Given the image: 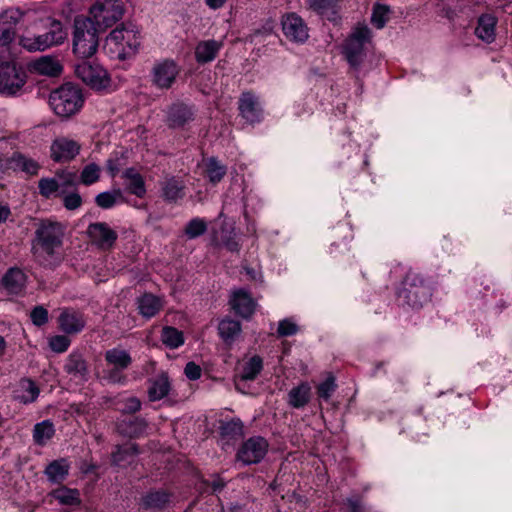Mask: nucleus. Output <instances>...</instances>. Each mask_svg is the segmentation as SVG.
<instances>
[{
	"label": "nucleus",
	"mask_w": 512,
	"mask_h": 512,
	"mask_svg": "<svg viewBox=\"0 0 512 512\" xmlns=\"http://www.w3.org/2000/svg\"><path fill=\"white\" fill-rule=\"evenodd\" d=\"M239 110L243 118L250 123L260 121L262 110L258 98L251 92H243L239 99Z\"/></svg>",
	"instance_id": "nucleus-18"
},
{
	"label": "nucleus",
	"mask_w": 512,
	"mask_h": 512,
	"mask_svg": "<svg viewBox=\"0 0 512 512\" xmlns=\"http://www.w3.org/2000/svg\"><path fill=\"white\" fill-rule=\"evenodd\" d=\"M15 31L10 26L0 25V48L2 52H9L10 43L14 39Z\"/></svg>",
	"instance_id": "nucleus-53"
},
{
	"label": "nucleus",
	"mask_w": 512,
	"mask_h": 512,
	"mask_svg": "<svg viewBox=\"0 0 512 512\" xmlns=\"http://www.w3.org/2000/svg\"><path fill=\"white\" fill-rule=\"evenodd\" d=\"M30 317L34 325L42 326L48 322V311L42 306H37L31 311Z\"/></svg>",
	"instance_id": "nucleus-55"
},
{
	"label": "nucleus",
	"mask_w": 512,
	"mask_h": 512,
	"mask_svg": "<svg viewBox=\"0 0 512 512\" xmlns=\"http://www.w3.org/2000/svg\"><path fill=\"white\" fill-rule=\"evenodd\" d=\"M27 277L19 268L9 269L2 278L4 289L14 295L20 294L26 285Z\"/></svg>",
	"instance_id": "nucleus-21"
},
{
	"label": "nucleus",
	"mask_w": 512,
	"mask_h": 512,
	"mask_svg": "<svg viewBox=\"0 0 512 512\" xmlns=\"http://www.w3.org/2000/svg\"><path fill=\"white\" fill-rule=\"evenodd\" d=\"M222 47V41H217L214 39L200 41L195 47V60L199 64L212 62L217 57Z\"/></svg>",
	"instance_id": "nucleus-20"
},
{
	"label": "nucleus",
	"mask_w": 512,
	"mask_h": 512,
	"mask_svg": "<svg viewBox=\"0 0 512 512\" xmlns=\"http://www.w3.org/2000/svg\"><path fill=\"white\" fill-rule=\"evenodd\" d=\"M210 486L213 492H219L225 486V482L220 477H216L211 481Z\"/></svg>",
	"instance_id": "nucleus-63"
},
{
	"label": "nucleus",
	"mask_w": 512,
	"mask_h": 512,
	"mask_svg": "<svg viewBox=\"0 0 512 512\" xmlns=\"http://www.w3.org/2000/svg\"><path fill=\"white\" fill-rule=\"evenodd\" d=\"M170 390V382L166 374L157 376L148 389L149 399L157 401L164 398Z\"/></svg>",
	"instance_id": "nucleus-34"
},
{
	"label": "nucleus",
	"mask_w": 512,
	"mask_h": 512,
	"mask_svg": "<svg viewBox=\"0 0 512 512\" xmlns=\"http://www.w3.org/2000/svg\"><path fill=\"white\" fill-rule=\"evenodd\" d=\"M39 36L42 49L45 50L53 45L61 44L66 38V33L64 32L60 22L53 21L49 32Z\"/></svg>",
	"instance_id": "nucleus-30"
},
{
	"label": "nucleus",
	"mask_w": 512,
	"mask_h": 512,
	"mask_svg": "<svg viewBox=\"0 0 512 512\" xmlns=\"http://www.w3.org/2000/svg\"><path fill=\"white\" fill-rule=\"evenodd\" d=\"M85 324L86 320L81 312L70 308L60 310L58 325L64 333L78 334L84 329Z\"/></svg>",
	"instance_id": "nucleus-16"
},
{
	"label": "nucleus",
	"mask_w": 512,
	"mask_h": 512,
	"mask_svg": "<svg viewBox=\"0 0 512 512\" xmlns=\"http://www.w3.org/2000/svg\"><path fill=\"white\" fill-rule=\"evenodd\" d=\"M263 368L262 359L259 356L251 357L244 365L241 373L242 380H254Z\"/></svg>",
	"instance_id": "nucleus-42"
},
{
	"label": "nucleus",
	"mask_w": 512,
	"mask_h": 512,
	"mask_svg": "<svg viewBox=\"0 0 512 512\" xmlns=\"http://www.w3.org/2000/svg\"><path fill=\"white\" fill-rule=\"evenodd\" d=\"M350 512H362L361 503L357 499H347Z\"/></svg>",
	"instance_id": "nucleus-62"
},
{
	"label": "nucleus",
	"mask_w": 512,
	"mask_h": 512,
	"mask_svg": "<svg viewBox=\"0 0 512 512\" xmlns=\"http://www.w3.org/2000/svg\"><path fill=\"white\" fill-rule=\"evenodd\" d=\"M126 0H96L89 9L92 22L100 30L112 27L124 15Z\"/></svg>",
	"instance_id": "nucleus-5"
},
{
	"label": "nucleus",
	"mask_w": 512,
	"mask_h": 512,
	"mask_svg": "<svg viewBox=\"0 0 512 512\" xmlns=\"http://www.w3.org/2000/svg\"><path fill=\"white\" fill-rule=\"evenodd\" d=\"M70 339L66 335H56L50 338L49 346L56 353L65 352L70 346Z\"/></svg>",
	"instance_id": "nucleus-51"
},
{
	"label": "nucleus",
	"mask_w": 512,
	"mask_h": 512,
	"mask_svg": "<svg viewBox=\"0 0 512 512\" xmlns=\"http://www.w3.org/2000/svg\"><path fill=\"white\" fill-rule=\"evenodd\" d=\"M311 398V387L308 383L303 382L297 387L292 388L288 393V404L293 408L304 407Z\"/></svg>",
	"instance_id": "nucleus-29"
},
{
	"label": "nucleus",
	"mask_w": 512,
	"mask_h": 512,
	"mask_svg": "<svg viewBox=\"0 0 512 512\" xmlns=\"http://www.w3.org/2000/svg\"><path fill=\"white\" fill-rule=\"evenodd\" d=\"M230 304L232 309L243 318L250 317L254 313L256 307V303L250 294L243 289L233 292Z\"/></svg>",
	"instance_id": "nucleus-19"
},
{
	"label": "nucleus",
	"mask_w": 512,
	"mask_h": 512,
	"mask_svg": "<svg viewBox=\"0 0 512 512\" xmlns=\"http://www.w3.org/2000/svg\"><path fill=\"white\" fill-rule=\"evenodd\" d=\"M204 167L205 175L208 177L209 181L214 185L219 183L227 172L226 166L223 165L214 157L206 159L204 161Z\"/></svg>",
	"instance_id": "nucleus-35"
},
{
	"label": "nucleus",
	"mask_w": 512,
	"mask_h": 512,
	"mask_svg": "<svg viewBox=\"0 0 512 512\" xmlns=\"http://www.w3.org/2000/svg\"><path fill=\"white\" fill-rule=\"evenodd\" d=\"M65 370L75 378L84 379L87 375V365L82 355L70 354L65 364Z\"/></svg>",
	"instance_id": "nucleus-33"
},
{
	"label": "nucleus",
	"mask_w": 512,
	"mask_h": 512,
	"mask_svg": "<svg viewBox=\"0 0 512 512\" xmlns=\"http://www.w3.org/2000/svg\"><path fill=\"white\" fill-rule=\"evenodd\" d=\"M496 17L491 14H484L479 17L476 27V35L483 41L491 43L495 39Z\"/></svg>",
	"instance_id": "nucleus-27"
},
{
	"label": "nucleus",
	"mask_w": 512,
	"mask_h": 512,
	"mask_svg": "<svg viewBox=\"0 0 512 512\" xmlns=\"http://www.w3.org/2000/svg\"><path fill=\"white\" fill-rule=\"evenodd\" d=\"M32 72L45 75V76H58L61 73L62 66L60 63L49 56H43L29 65Z\"/></svg>",
	"instance_id": "nucleus-25"
},
{
	"label": "nucleus",
	"mask_w": 512,
	"mask_h": 512,
	"mask_svg": "<svg viewBox=\"0 0 512 512\" xmlns=\"http://www.w3.org/2000/svg\"><path fill=\"white\" fill-rule=\"evenodd\" d=\"M9 205L0 203V225L5 223L11 217Z\"/></svg>",
	"instance_id": "nucleus-60"
},
{
	"label": "nucleus",
	"mask_w": 512,
	"mask_h": 512,
	"mask_svg": "<svg viewBox=\"0 0 512 512\" xmlns=\"http://www.w3.org/2000/svg\"><path fill=\"white\" fill-rule=\"evenodd\" d=\"M80 151V144L67 137L56 138L50 146V155L53 161L58 163L73 160Z\"/></svg>",
	"instance_id": "nucleus-14"
},
{
	"label": "nucleus",
	"mask_w": 512,
	"mask_h": 512,
	"mask_svg": "<svg viewBox=\"0 0 512 512\" xmlns=\"http://www.w3.org/2000/svg\"><path fill=\"white\" fill-rule=\"evenodd\" d=\"M161 340L170 349H176L184 343L182 332L169 326L162 329Z\"/></svg>",
	"instance_id": "nucleus-38"
},
{
	"label": "nucleus",
	"mask_w": 512,
	"mask_h": 512,
	"mask_svg": "<svg viewBox=\"0 0 512 512\" xmlns=\"http://www.w3.org/2000/svg\"><path fill=\"white\" fill-rule=\"evenodd\" d=\"M281 24L284 35L290 41L304 43L308 39V27L304 20L296 13L284 15Z\"/></svg>",
	"instance_id": "nucleus-12"
},
{
	"label": "nucleus",
	"mask_w": 512,
	"mask_h": 512,
	"mask_svg": "<svg viewBox=\"0 0 512 512\" xmlns=\"http://www.w3.org/2000/svg\"><path fill=\"white\" fill-rule=\"evenodd\" d=\"M184 188V183L179 179L175 177L168 178L162 183L163 197L167 201H177L184 197Z\"/></svg>",
	"instance_id": "nucleus-31"
},
{
	"label": "nucleus",
	"mask_w": 512,
	"mask_h": 512,
	"mask_svg": "<svg viewBox=\"0 0 512 512\" xmlns=\"http://www.w3.org/2000/svg\"><path fill=\"white\" fill-rule=\"evenodd\" d=\"M335 389V378L333 376H329L325 381L318 385L317 394L321 399L328 400L335 391Z\"/></svg>",
	"instance_id": "nucleus-50"
},
{
	"label": "nucleus",
	"mask_w": 512,
	"mask_h": 512,
	"mask_svg": "<svg viewBox=\"0 0 512 512\" xmlns=\"http://www.w3.org/2000/svg\"><path fill=\"white\" fill-rule=\"evenodd\" d=\"M100 176V167L95 163L86 165L80 175V182L85 185H91L98 181Z\"/></svg>",
	"instance_id": "nucleus-47"
},
{
	"label": "nucleus",
	"mask_w": 512,
	"mask_h": 512,
	"mask_svg": "<svg viewBox=\"0 0 512 512\" xmlns=\"http://www.w3.org/2000/svg\"><path fill=\"white\" fill-rule=\"evenodd\" d=\"M63 203L68 210H75L81 206L82 199L78 193H69L64 196Z\"/></svg>",
	"instance_id": "nucleus-56"
},
{
	"label": "nucleus",
	"mask_w": 512,
	"mask_h": 512,
	"mask_svg": "<svg viewBox=\"0 0 512 512\" xmlns=\"http://www.w3.org/2000/svg\"><path fill=\"white\" fill-rule=\"evenodd\" d=\"M141 408V402L135 398H128L124 404V407L121 410L125 413H135Z\"/></svg>",
	"instance_id": "nucleus-59"
},
{
	"label": "nucleus",
	"mask_w": 512,
	"mask_h": 512,
	"mask_svg": "<svg viewBox=\"0 0 512 512\" xmlns=\"http://www.w3.org/2000/svg\"><path fill=\"white\" fill-rule=\"evenodd\" d=\"M184 373L190 380H197L201 377V368L194 362H188L185 366Z\"/></svg>",
	"instance_id": "nucleus-58"
},
{
	"label": "nucleus",
	"mask_w": 512,
	"mask_h": 512,
	"mask_svg": "<svg viewBox=\"0 0 512 512\" xmlns=\"http://www.w3.org/2000/svg\"><path fill=\"white\" fill-rule=\"evenodd\" d=\"M297 332L298 326L292 319L287 318L279 322L277 333L280 337L292 336Z\"/></svg>",
	"instance_id": "nucleus-52"
},
{
	"label": "nucleus",
	"mask_w": 512,
	"mask_h": 512,
	"mask_svg": "<svg viewBox=\"0 0 512 512\" xmlns=\"http://www.w3.org/2000/svg\"><path fill=\"white\" fill-rule=\"evenodd\" d=\"M141 44L139 30L133 24L115 28L106 37L104 48L115 58L124 60L134 55Z\"/></svg>",
	"instance_id": "nucleus-2"
},
{
	"label": "nucleus",
	"mask_w": 512,
	"mask_h": 512,
	"mask_svg": "<svg viewBox=\"0 0 512 512\" xmlns=\"http://www.w3.org/2000/svg\"><path fill=\"white\" fill-rule=\"evenodd\" d=\"M20 45L28 51L43 50L41 46L40 36H37L35 38L22 37L20 39Z\"/></svg>",
	"instance_id": "nucleus-57"
},
{
	"label": "nucleus",
	"mask_w": 512,
	"mask_h": 512,
	"mask_svg": "<svg viewBox=\"0 0 512 512\" xmlns=\"http://www.w3.org/2000/svg\"><path fill=\"white\" fill-rule=\"evenodd\" d=\"M55 178L58 180L61 194H65L69 188L75 187L79 182L77 173L71 170H60Z\"/></svg>",
	"instance_id": "nucleus-43"
},
{
	"label": "nucleus",
	"mask_w": 512,
	"mask_h": 512,
	"mask_svg": "<svg viewBox=\"0 0 512 512\" xmlns=\"http://www.w3.org/2000/svg\"><path fill=\"white\" fill-rule=\"evenodd\" d=\"M267 449L268 443L263 437H251L240 447L237 458L247 465L258 463L265 456Z\"/></svg>",
	"instance_id": "nucleus-11"
},
{
	"label": "nucleus",
	"mask_w": 512,
	"mask_h": 512,
	"mask_svg": "<svg viewBox=\"0 0 512 512\" xmlns=\"http://www.w3.org/2000/svg\"><path fill=\"white\" fill-rule=\"evenodd\" d=\"M38 189L40 195L47 199L62 195L58 180L55 177L41 178L38 182Z\"/></svg>",
	"instance_id": "nucleus-41"
},
{
	"label": "nucleus",
	"mask_w": 512,
	"mask_h": 512,
	"mask_svg": "<svg viewBox=\"0 0 512 512\" xmlns=\"http://www.w3.org/2000/svg\"><path fill=\"white\" fill-rule=\"evenodd\" d=\"M39 393L40 390L35 382L30 379H22L14 390L13 397L22 404H30L36 401Z\"/></svg>",
	"instance_id": "nucleus-23"
},
{
	"label": "nucleus",
	"mask_w": 512,
	"mask_h": 512,
	"mask_svg": "<svg viewBox=\"0 0 512 512\" xmlns=\"http://www.w3.org/2000/svg\"><path fill=\"white\" fill-rule=\"evenodd\" d=\"M219 333L226 341H233L241 332V325L238 321L232 319H224L219 323Z\"/></svg>",
	"instance_id": "nucleus-39"
},
{
	"label": "nucleus",
	"mask_w": 512,
	"mask_h": 512,
	"mask_svg": "<svg viewBox=\"0 0 512 512\" xmlns=\"http://www.w3.org/2000/svg\"><path fill=\"white\" fill-rule=\"evenodd\" d=\"M219 429L221 436L227 439H236L243 434V424L239 419L222 422Z\"/></svg>",
	"instance_id": "nucleus-40"
},
{
	"label": "nucleus",
	"mask_w": 512,
	"mask_h": 512,
	"mask_svg": "<svg viewBox=\"0 0 512 512\" xmlns=\"http://www.w3.org/2000/svg\"><path fill=\"white\" fill-rule=\"evenodd\" d=\"M107 170L112 176H115L120 170V165L117 160L109 159L107 161Z\"/></svg>",
	"instance_id": "nucleus-61"
},
{
	"label": "nucleus",
	"mask_w": 512,
	"mask_h": 512,
	"mask_svg": "<svg viewBox=\"0 0 512 512\" xmlns=\"http://www.w3.org/2000/svg\"><path fill=\"white\" fill-rule=\"evenodd\" d=\"M26 83V73L14 62L0 64V94L17 95Z\"/></svg>",
	"instance_id": "nucleus-7"
},
{
	"label": "nucleus",
	"mask_w": 512,
	"mask_h": 512,
	"mask_svg": "<svg viewBox=\"0 0 512 512\" xmlns=\"http://www.w3.org/2000/svg\"><path fill=\"white\" fill-rule=\"evenodd\" d=\"M415 276H407L405 282H404V288L401 291V294L404 295V297L407 300V303L412 307H420L425 302L429 300V289L425 285L422 284V281H420V285H416L415 282Z\"/></svg>",
	"instance_id": "nucleus-15"
},
{
	"label": "nucleus",
	"mask_w": 512,
	"mask_h": 512,
	"mask_svg": "<svg viewBox=\"0 0 512 512\" xmlns=\"http://www.w3.org/2000/svg\"><path fill=\"white\" fill-rule=\"evenodd\" d=\"M206 230V222L201 218H194L187 223L185 227V234L189 239H194L204 234Z\"/></svg>",
	"instance_id": "nucleus-46"
},
{
	"label": "nucleus",
	"mask_w": 512,
	"mask_h": 512,
	"mask_svg": "<svg viewBox=\"0 0 512 512\" xmlns=\"http://www.w3.org/2000/svg\"><path fill=\"white\" fill-rule=\"evenodd\" d=\"M103 32L93 24L91 18L77 16L74 20L73 52L80 58H88L97 51L98 34Z\"/></svg>",
	"instance_id": "nucleus-3"
},
{
	"label": "nucleus",
	"mask_w": 512,
	"mask_h": 512,
	"mask_svg": "<svg viewBox=\"0 0 512 512\" xmlns=\"http://www.w3.org/2000/svg\"><path fill=\"white\" fill-rule=\"evenodd\" d=\"M63 235V228L57 222L41 220L37 224L32 241V252L40 264L53 267L61 262L60 250Z\"/></svg>",
	"instance_id": "nucleus-1"
},
{
	"label": "nucleus",
	"mask_w": 512,
	"mask_h": 512,
	"mask_svg": "<svg viewBox=\"0 0 512 512\" xmlns=\"http://www.w3.org/2000/svg\"><path fill=\"white\" fill-rule=\"evenodd\" d=\"M105 360L112 369L107 370L105 377L113 383H124L126 377L122 371L132 363L130 354L122 349L113 348L105 352Z\"/></svg>",
	"instance_id": "nucleus-10"
},
{
	"label": "nucleus",
	"mask_w": 512,
	"mask_h": 512,
	"mask_svg": "<svg viewBox=\"0 0 512 512\" xmlns=\"http://www.w3.org/2000/svg\"><path fill=\"white\" fill-rule=\"evenodd\" d=\"M163 305V299L151 293H145L137 299L139 314L147 319L154 317Z\"/></svg>",
	"instance_id": "nucleus-22"
},
{
	"label": "nucleus",
	"mask_w": 512,
	"mask_h": 512,
	"mask_svg": "<svg viewBox=\"0 0 512 512\" xmlns=\"http://www.w3.org/2000/svg\"><path fill=\"white\" fill-rule=\"evenodd\" d=\"M76 76L95 90L106 89L110 85L107 71L98 63L83 61L75 66Z\"/></svg>",
	"instance_id": "nucleus-8"
},
{
	"label": "nucleus",
	"mask_w": 512,
	"mask_h": 512,
	"mask_svg": "<svg viewBox=\"0 0 512 512\" xmlns=\"http://www.w3.org/2000/svg\"><path fill=\"white\" fill-rule=\"evenodd\" d=\"M9 168L20 170L28 175H36L40 169V165L34 159L27 157L21 153H15L9 159Z\"/></svg>",
	"instance_id": "nucleus-28"
},
{
	"label": "nucleus",
	"mask_w": 512,
	"mask_h": 512,
	"mask_svg": "<svg viewBox=\"0 0 512 512\" xmlns=\"http://www.w3.org/2000/svg\"><path fill=\"white\" fill-rule=\"evenodd\" d=\"M87 234L91 242L102 250L112 248L118 237L117 232L104 222L90 224Z\"/></svg>",
	"instance_id": "nucleus-13"
},
{
	"label": "nucleus",
	"mask_w": 512,
	"mask_h": 512,
	"mask_svg": "<svg viewBox=\"0 0 512 512\" xmlns=\"http://www.w3.org/2000/svg\"><path fill=\"white\" fill-rule=\"evenodd\" d=\"M136 452V448L133 445L118 447L117 451L112 454V462L115 465L122 466L125 461L130 462L128 458H132Z\"/></svg>",
	"instance_id": "nucleus-49"
},
{
	"label": "nucleus",
	"mask_w": 512,
	"mask_h": 512,
	"mask_svg": "<svg viewBox=\"0 0 512 512\" xmlns=\"http://www.w3.org/2000/svg\"><path fill=\"white\" fill-rule=\"evenodd\" d=\"M21 17V13L19 10H7L3 14L0 15V25L1 26H10L12 30H14V25L19 21Z\"/></svg>",
	"instance_id": "nucleus-54"
},
{
	"label": "nucleus",
	"mask_w": 512,
	"mask_h": 512,
	"mask_svg": "<svg viewBox=\"0 0 512 512\" xmlns=\"http://www.w3.org/2000/svg\"><path fill=\"white\" fill-rule=\"evenodd\" d=\"M122 177L126 189L137 197H143L146 193L144 179L141 174L134 168L126 169Z\"/></svg>",
	"instance_id": "nucleus-26"
},
{
	"label": "nucleus",
	"mask_w": 512,
	"mask_h": 512,
	"mask_svg": "<svg viewBox=\"0 0 512 512\" xmlns=\"http://www.w3.org/2000/svg\"><path fill=\"white\" fill-rule=\"evenodd\" d=\"M168 500L169 496L167 493L163 491H155L147 494L143 498V504L147 508L160 509L163 508L168 503Z\"/></svg>",
	"instance_id": "nucleus-45"
},
{
	"label": "nucleus",
	"mask_w": 512,
	"mask_h": 512,
	"mask_svg": "<svg viewBox=\"0 0 512 512\" xmlns=\"http://www.w3.org/2000/svg\"><path fill=\"white\" fill-rule=\"evenodd\" d=\"M309 9L329 21H335L338 14L337 0H307Z\"/></svg>",
	"instance_id": "nucleus-24"
},
{
	"label": "nucleus",
	"mask_w": 512,
	"mask_h": 512,
	"mask_svg": "<svg viewBox=\"0 0 512 512\" xmlns=\"http://www.w3.org/2000/svg\"><path fill=\"white\" fill-rule=\"evenodd\" d=\"M49 105L56 115L68 118L77 113L83 105L81 90L71 84H64L51 92Z\"/></svg>",
	"instance_id": "nucleus-4"
},
{
	"label": "nucleus",
	"mask_w": 512,
	"mask_h": 512,
	"mask_svg": "<svg viewBox=\"0 0 512 512\" xmlns=\"http://www.w3.org/2000/svg\"><path fill=\"white\" fill-rule=\"evenodd\" d=\"M195 111L192 106L184 102H176L167 110V124L169 127L177 128L193 121Z\"/></svg>",
	"instance_id": "nucleus-17"
},
{
	"label": "nucleus",
	"mask_w": 512,
	"mask_h": 512,
	"mask_svg": "<svg viewBox=\"0 0 512 512\" xmlns=\"http://www.w3.org/2000/svg\"><path fill=\"white\" fill-rule=\"evenodd\" d=\"M389 12L390 10L388 6L380 4L376 5L371 17L372 24L378 29L383 28L388 21Z\"/></svg>",
	"instance_id": "nucleus-48"
},
{
	"label": "nucleus",
	"mask_w": 512,
	"mask_h": 512,
	"mask_svg": "<svg viewBox=\"0 0 512 512\" xmlns=\"http://www.w3.org/2000/svg\"><path fill=\"white\" fill-rule=\"evenodd\" d=\"M54 424L50 420L37 423L33 429V440L39 446H44L54 436Z\"/></svg>",
	"instance_id": "nucleus-36"
},
{
	"label": "nucleus",
	"mask_w": 512,
	"mask_h": 512,
	"mask_svg": "<svg viewBox=\"0 0 512 512\" xmlns=\"http://www.w3.org/2000/svg\"><path fill=\"white\" fill-rule=\"evenodd\" d=\"M225 247L231 252H238L240 249L239 243L235 239H228L224 243Z\"/></svg>",
	"instance_id": "nucleus-64"
},
{
	"label": "nucleus",
	"mask_w": 512,
	"mask_h": 512,
	"mask_svg": "<svg viewBox=\"0 0 512 512\" xmlns=\"http://www.w3.org/2000/svg\"><path fill=\"white\" fill-rule=\"evenodd\" d=\"M122 192L120 190H113L109 192H102L97 195L96 203L99 207L109 209L122 200Z\"/></svg>",
	"instance_id": "nucleus-44"
},
{
	"label": "nucleus",
	"mask_w": 512,
	"mask_h": 512,
	"mask_svg": "<svg viewBox=\"0 0 512 512\" xmlns=\"http://www.w3.org/2000/svg\"><path fill=\"white\" fill-rule=\"evenodd\" d=\"M180 72V67L173 59L156 61L151 69V82L159 89H169Z\"/></svg>",
	"instance_id": "nucleus-9"
},
{
	"label": "nucleus",
	"mask_w": 512,
	"mask_h": 512,
	"mask_svg": "<svg viewBox=\"0 0 512 512\" xmlns=\"http://www.w3.org/2000/svg\"><path fill=\"white\" fill-rule=\"evenodd\" d=\"M370 38V30L365 26L355 28L344 45V54L349 65L358 69L363 62L364 46Z\"/></svg>",
	"instance_id": "nucleus-6"
},
{
	"label": "nucleus",
	"mask_w": 512,
	"mask_h": 512,
	"mask_svg": "<svg viewBox=\"0 0 512 512\" xmlns=\"http://www.w3.org/2000/svg\"><path fill=\"white\" fill-rule=\"evenodd\" d=\"M49 495L56 499L61 505H79L81 502L79 491L66 486H61L53 490Z\"/></svg>",
	"instance_id": "nucleus-32"
},
{
	"label": "nucleus",
	"mask_w": 512,
	"mask_h": 512,
	"mask_svg": "<svg viewBox=\"0 0 512 512\" xmlns=\"http://www.w3.org/2000/svg\"><path fill=\"white\" fill-rule=\"evenodd\" d=\"M69 465L66 460L60 459L51 462L45 469L47 478L53 483H60L68 475Z\"/></svg>",
	"instance_id": "nucleus-37"
}]
</instances>
